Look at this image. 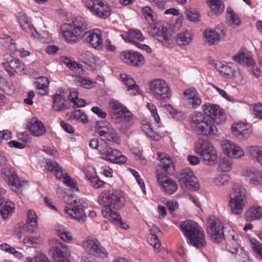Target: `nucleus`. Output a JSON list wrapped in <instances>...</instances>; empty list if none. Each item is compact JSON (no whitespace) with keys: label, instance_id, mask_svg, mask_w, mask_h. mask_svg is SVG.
Returning <instances> with one entry per match:
<instances>
[{"label":"nucleus","instance_id":"c85d7f7f","mask_svg":"<svg viewBox=\"0 0 262 262\" xmlns=\"http://www.w3.org/2000/svg\"><path fill=\"white\" fill-rule=\"evenodd\" d=\"M232 59L236 62L247 67H252L255 65V61L253 58L243 49H241L232 57Z\"/></svg>","mask_w":262,"mask_h":262},{"label":"nucleus","instance_id":"7ed1b4c3","mask_svg":"<svg viewBox=\"0 0 262 262\" xmlns=\"http://www.w3.org/2000/svg\"><path fill=\"white\" fill-rule=\"evenodd\" d=\"M228 207L233 214L241 215L248 203L247 191L241 186H235L229 194Z\"/></svg>","mask_w":262,"mask_h":262},{"label":"nucleus","instance_id":"6e6d98bb","mask_svg":"<svg viewBox=\"0 0 262 262\" xmlns=\"http://www.w3.org/2000/svg\"><path fill=\"white\" fill-rule=\"evenodd\" d=\"M213 183L217 187L224 186L228 183V177L226 174H218L214 178Z\"/></svg>","mask_w":262,"mask_h":262},{"label":"nucleus","instance_id":"e2e57ef3","mask_svg":"<svg viewBox=\"0 0 262 262\" xmlns=\"http://www.w3.org/2000/svg\"><path fill=\"white\" fill-rule=\"evenodd\" d=\"M88 179L90 181L93 187L96 188H99L103 187L104 182L100 180L98 177L86 176Z\"/></svg>","mask_w":262,"mask_h":262},{"label":"nucleus","instance_id":"f8f14e48","mask_svg":"<svg viewBox=\"0 0 262 262\" xmlns=\"http://www.w3.org/2000/svg\"><path fill=\"white\" fill-rule=\"evenodd\" d=\"M177 179L183 187L191 190H198L200 187L198 179L189 168H185L180 171L177 176Z\"/></svg>","mask_w":262,"mask_h":262},{"label":"nucleus","instance_id":"f03ea898","mask_svg":"<svg viewBox=\"0 0 262 262\" xmlns=\"http://www.w3.org/2000/svg\"><path fill=\"white\" fill-rule=\"evenodd\" d=\"M88 28L85 19L81 16L73 18L71 23L63 25L61 30L65 39L69 42L78 41Z\"/></svg>","mask_w":262,"mask_h":262},{"label":"nucleus","instance_id":"37998d69","mask_svg":"<svg viewBox=\"0 0 262 262\" xmlns=\"http://www.w3.org/2000/svg\"><path fill=\"white\" fill-rule=\"evenodd\" d=\"M247 151L250 157L255 159L262 165V147L250 146L247 148Z\"/></svg>","mask_w":262,"mask_h":262},{"label":"nucleus","instance_id":"39448f33","mask_svg":"<svg viewBox=\"0 0 262 262\" xmlns=\"http://www.w3.org/2000/svg\"><path fill=\"white\" fill-rule=\"evenodd\" d=\"M226 243L227 250L235 255V257L241 262H247L248 254L244 250L240 247L239 237L236 232L230 228L225 234L224 238Z\"/></svg>","mask_w":262,"mask_h":262},{"label":"nucleus","instance_id":"7c9ffc66","mask_svg":"<svg viewBox=\"0 0 262 262\" xmlns=\"http://www.w3.org/2000/svg\"><path fill=\"white\" fill-rule=\"evenodd\" d=\"M193 38L192 32L187 29H183L178 33L176 37L177 45L180 47H185L190 45Z\"/></svg>","mask_w":262,"mask_h":262},{"label":"nucleus","instance_id":"393cba45","mask_svg":"<svg viewBox=\"0 0 262 262\" xmlns=\"http://www.w3.org/2000/svg\"><path fill=\"white\" fill-rule=\"evenodd\" d=\"M251 131L250 126L243 122L234 123L231 128V132L233 136L239 139L248 138Z\"/></svg>","mask_w":262,"mask_h":262},{"label":"nucleus","instance_id":"f704fd0d","mask_svg":"<svg viewBox=\"0 0 262 262\" xmlns=\"http://www.w3.org/2000/svg\"><path fill=\"white\" fill-rule=\"evenodd\" d=\"M117 122L119 130L122 133H126L134 123V119L132 113H127L125 117L118 119Z\"/></svg>","mask_w":262,"mask_h":262},{"label":"nucleus","instance_id":"a18cd8bd","mask_svg":"<svg viewBox=\"0 0 262 262\" xmlns=\"http://www.w3.org/2000/svg\"><path fill=\"white\" fill-rule=\"evenodd\" d=\"M56 230L59 236L63 241L66 242H70L72 240L71 233L63 226L58 225L56 226Z\"/></svg>","mask_w":262,"mask_h":262},{"label":"nucleus","instance_id":"0eeeda50","mask_svg":"<svg viewBox=\"0 0 262 262\" xmlns=\"http://www.w3.org/2000/svg\"><path fill=\"white\" fill-rule=\"evenodd\" d=\"M223 229V224L217 218L214 216L208 218L207 232L213 243H220L225 237Z\"/></svg>","mask_w":262,"mask_h":262},{"label":"nucleus","instance_id":"79ce46f5","mask_svg":"<svg viewBox=\"0 0 262 262\" xmlns=\"http://www.w3.org/2000/svg\"><path fill=\"white\" fill-rule=\"evenodd\" d=\"M49 82L46 77H40L36 79L35 85L39 90V93L43 96L48 92Z\"/></svg>","mask_w":262,"mask_h":262},{"label":"nucleus","instance_id":"c9c22d12","mask_svg":"<svg viewBox=\"0 0 262 262\" xmlns=\"http://www.w3.org/2000/svg\"><path fill=\"white\" fill-rule=\"evenodd\" d=\"M53 108L55 111L61 112L68 109L70 105L64 97L60 94H55L53 97Z\"/></svg>","mask_w":262,"mask_h":262},{"label":"nucleus","instance_id":"3c124183","mask_svg":"<svg viewBox=\"0 0 262 262\" xmlns=\"http://www.w3.org/2000/svg\"><path fill=\"white\" fill-rule=\"evenodd\" d=\"M227 19H228L229 24L232 27L238 26L241 23L239 17L231 8L228 9Z\"/></svg>","mask_w":262,"mask_h":262},{"label":"nucleus","instance_id":"2f4dec72","mask_svg":"<svg viewBox=\"0 0 262 262\" xmlns=\"http://www.w3.org/2000/svg\"><path fill=\"white\" fill-rule=\"evenodd\" d=\"M18 21L20 27L26 32L31 34L32 37H36V31L32 25L30 19L24 13H20L18 16Z\"/></svg>","mask_w":262,"mask_h":262},{"label":"nucleus","instance_id":"e433bc0d","mask_svg":"<svg viewBox=\"0 0 262 262\" xmlns=\"http://www.w3.org/2000/svg\"><path fill=\"white\" fill-rule=\"evenodd\" d=\"M205 41L210 46L218 44L221 40V37L219 33L211 29H206L204 31Z\"/></svg>","mask_w":262,"mask_h":262},{"label":"nucleus","instance_id":"2eb2a0df","mask_svg":"<svg viewBox=\"0 0 262 262\" xmlns=\"http://www.w3.org/2000/svg\"><path fill=\"white\" fill-rule=\"evenodd\" d=\"M97 133L101 137L104 143L111 142L116 144L121 143V139L117 131L112 127V125L108 123L106 125L100 126L97 129Z\"/></svg>","mask_w":262,"mask_h":262},{"label":"nucleus","instance_id":"a878e982","mask_svg":"<svg viewBox=\"0 0 262 262\" xmlns=\"http://www.w3.org/2000/svg\"><path fill=\"white\" fill-rule=\"evenodd\" d=\"M27 128L33 135L36 137L43 136L46 132L45 125L36 118H33L29 121Z\"/></svg>","mask_w":262,"mask_h":262},{"label":"nucleus","instance_id":"20e7f679","mask_svg":"<svg viewBox=\"0 0 262 262\" xmlns=\"http://www.w3.org/2000/svg\"><path fill=\"white\" fill-rule=\"evenodd\" d=\"M194 151L202 159L204 163L213 166L218 162V154L212 144L207 140L199 139L194 144Z\"/></svg>","mask_w":262,"mask_h":262},{"label":"nucleus","instance_id":"49530a36","mask_svg":"<svg viewBox=\"0 0 262 262\" xmlns=\"http://www.w3.org/2000/svg\"><path fill=\"white\" fill-rule=\"evenodd\" d=\"M74 82L77 85L88 89L94 87L96 83L95 81H93L89 79L85 78L79 76H77L75 77Z\"/></svg>","mask_w":262,"mask_h":262},{"label":"nucleus","instance_id":"09e8293b","mask_svg":"<svg viewBox=\"0 0 262 262\" xmlns=\"http://www.w3.org/2000/svg\"><path fill=\"white\" fill-rule=\"evenodd\" d=\"M15 210V205L12 202H6L5 205L0 210L3 219H7Z\"/></svg>","mask_w":262,"mask_h":262},{"label":"nucleus","instance_id":"412c9836","mask_svg":"<svg viewBox=\"0 0 262 262\" xmlns=\"http://www.w3.org/2000/svg\"><path fill=\"white\" fill-rule=\"evenodd\" d=\"M122 60L129 65L141 66L144 64V58L142 55L137 52L126 51L121 53Z\"/></svg>","mask_w":262,"mask_h":262},{"label":"nucleus","instance_id":"4be33fe9","mask_svg":"<svg viewBox=\"0 0 262 262\" xmlns=\"http://www.w3.org/2000/svg\"><path fill=\"white\" fill-rule=\"evenodd\" d=\"M2 177L8 183L16 188L23 187L26 183V181H20L15 172L10 167H6L1 169Z\"/></svg>","mask_w":262,"mask_h":262},{"label":"nucleus","instance_id":"5701e85b","mask_svg":"<svg viewBox=\"0 0 262 262\" xmlns=\"http://www.w3.org/2000/svg\"><path fill=\"white\" fill-rule=\"evenodd\" d=\"M207 118L201 112H194L189 117V124L192 132L199 137Z\"/></svg>","mask_w":262,"mask_h":262},{"label":"nucleus","instance_id":"338daca9","mask_svg":"<svg viewBox=\"0 0 262 262\" xmlns=\"http://www.w3.org/2000/svg\"><path fill=\"white\" fill-rule=\"evenodd\" d=\"M217 70L223 75L228 77L231 76L233 73V70L231 68L224 65H220L219 66L217 67Z\"/></svg>","mask_w":262,"mask_h":262},{"label":"nucleus","instance_id":"de8ad7c7","mask_svg":"<svg viewBox=\"0 0 262 262\" xmlns=\"http://www.w3.org/2000/svg\"><path fill=\"white\" fill-rule=\"evenodd\" d=\"M68 99L73 103V107H82L85 105V100L78 98V94L76 91L70 92Z\"/></svg>","mask_w":262,"mask_h":262},{"label":"nucleus","instance_id":"864d4df0","mask_svg":"<svg viewBox=\"0 0 262 262\" xmlns=\"http://www.w3.org/2000/svg\"><path fill=\"white\" fill-rule=\"evenodd\" d=\"M211 10L216 14H221L224 10V6L220 0H209Z\"/></svg>","mask_w":262,"mask_h":262},{"label":"nucleus","instance_id":"b1692460","mask_svg":"<svg viewBox=\"0 0 262 262\" xmlns=\"http://www.w3.org/2000/svg\"><path fill=\"white\" fill-rule=\"evenodd\" d=\"M244 177L247 182L254 184H262V172L258 169L250 167L246 168L244 171Z\"/></svg>","mask_w":262,"mask_h":262},{"label":"nucleus","instance_id":"8fccbe9b","mask_svg":"<svg viewBox=\"0 0 262 262\" xmlns=\"http://www.w3.org/2000/svg\"><path fill=\"white\" fill-rule=\"evenodd\" d=\"M142 13L144 18L150 25L155 23L156 19V14L150 7H143Z\"/></svg>","mask_w":262,"mask_h":262},{"label":"nucleus","instance_id":"052dcab7","mask_svg":"<svg viewBox=\"0 0 262 262\" xmlns=\"http://www.w3.org/2000/svg\"><path fill=\"white\" fill-rule=\"evenodd\" d=\"M63 183L73 189V191H78L79 190L78 188L76 186V182L67 174H66V177H63Z\"/></svg>","mask_w":262,"mask_h":262},{"label":"nucleus","instance_id":"680f3d73","mask_svg":"<svg viewBox=\"0 0 262 262\" xmlns=\"http://www.w3.org/2000/svg\"><path fill=\"white\" fill-rule=\"evenodd\" d=\"M185 15L187 18L191 21H198L200 19L198 12L192 9L187 10L185 12Z\"/></svg>","mask_w":262,"mask_h":262},{"label":"nucleus","instance_id":"58836bf2","mask_svg":"<svg viewBox=\"0 0 262 262\" xmlns=\"http://www.w3.org/2000/svg\"><path fill=\"white\" fill-rule=\"evenodd\" d=\"M261 217L262 207H251L249 208L245 213V219L248 222L258 220Z\"/></svg>","mask_w":262,"mask_h":262},{"label":"nucleus","instance_id":"9d476101","mask_svg":"<svg viewBox=\"0 0 262 262\" xmlns=\"http://www.w3.org/2000/svg\"><path fill=\"white\" fill-rule=\"evenodd\" d=\"M99 154L102 159L113 163L122 164L127 161V158L120 151L103 143L102 147H100Z\"/></svg>","mask_w":262,"mask_h":262},{"label":"nucleus","instance_id":"1a4fd4ad","mask_svg":"<svg viewBox=\"0 0 262 262\" xmlns=\"http://www.w3.org/2000/svg\"><path fill=\"white\" fill-rule=\"evenodd\" d=\"M52 247L50 252L52 258L55 262H71L68 254V247L59 239H53L51 241Z\"/></svg>","mask_w":262,"mask_h":262},{"label":"nucleus","instance_id":"13d9d810","mask_svg":"<svg viewBox=\"0 0 262 262\" xmlns=\"http://www.w3.org/2000/svg\"><path fill=\"white\" fill-rule=\"evenodd\" d=\"M232 164L233 163L231 160L225 158L220 161L219 167L221 171L228 172L231 169Z\"/></svg>","mask_w":262,"mask_h":262},{"label":"nucleus","instance_id":"ddd939ff","mask_svg":"<svg viewBox=\"0 0 262 262\" xmlns=\"http://www.w3.org/2000/svg\"><path fill=\"white\" fill-rule=\"evenodd\" d=\"M182 100L186 107L192 110L196 109L202 103L201 96L193 88L188 89L184 91Z\"/></svg>","mask_w":262,"mask_h":262},{"label":"nucleus","instance_id":"4c0bfd02","mask_svg":"<svg viewBox=\"0 0 262 262\" xmlns=\"http://www.w3.org/2000/svg\"><path fill=\"white\" fill-rule=\"evenodd\" d=\"M94 12L100 17L106 18L111 14V9L105 2L99 0L96 2Z\"/></svg>","mask_w":262,"mask_h":262},{"label":"nucleus","instance_id":"603ef678","mask_svg":"<svg viewBox=\"0 0 262 262\" xmlns=\"http://www.w3.org/2000/svg\"><path fill=\"white\" fill-rule=\"evenodd\" d=\"M71 118L85 124L88 122L86 115L81 110H77L72 113Z\"/></svg>","mask_w":262,"mask_h":262},{"label":"nucleus","instance_id":"bb28decb","mask_svg":"<svg viewBox=\"0 0 262 262\" xmlns=\"http://www.w3.org/2000/svg\"><path fill=\"white\" fill-rule=\"evenodd\" d=\"M215 122L213 120L207 119L199 137H206L211 139L216 137L218 129Z\"/></svg>","mask_w":262,"mask_h":262},{"label":"nucleus","instance_id":"f3484780","mask_svg":"<svg viewBox=\"0 0 262 262\" xmlns=\"http://www.w3.org/2000/svg\"><path fill=\"white\" fill-rule=\"evenodd\" d=\"M203 111L205 115L219 124L225 121L226 115L223 110L216 104L206 103L203 105Z\"/></svg>","mask_w":262,"mask_h":262},{"label":"nucleus","instance_id":"69168bd1","mask_svg":"<svg viewBox=\"0 0 262 262\" xmlns=\"http://www.w3.org/2000/svg\"><path fill=\"white\" fill-rule=\"evenodd\" d=\"M129 38H132V39H134L137 41H143L144 37L142 33L137 30H130L129 31Z\"/></svg>","mask_w":262,"mask_h":262},{"label":"nucleus","instance_id":"0e129e2a","mask_svg":"<svg viewBox=\"0 0 262 262\" xmlns=\"http://www.w3.org/2000/svg\"><path fill=\"white\" fill-rule=\"evenodd\" d=\"M251 244L253 251L262 259V244L256 240L251 241Z\"/></svg>","mask_w":262,"mask_h":262},{"label":"nucleus","instance_id":"aec40b11","mask_svg":"<svg viewBox=\"0 0 262 262\" xmlns=\"http://www.w3.org/2000/svg\"><path fill=\"white\" fill-rule=\"evenodd\" d=\"M85 41L92 48L101 50L103 49L102 33L99 29H93L84 34Z\"/></svg>","mask_w":262,"mask_h":262},{"label":"nucleus","instance_id":"c03bdc74","mask_svg":"<svg viewBox=\"0 0 262 262\" xmlns=\"http://www.w3.org/2000/svg\"><path fill=\"white\" fill-rule=\"evenodd\" d=\"M63 62L72 71L80 73L83 71L82 65L66 56L62 57Z\"/></svg>","mask_w":262,"mask_h":262},{"label":"nucleus","instance_id":"423d86ee","mask_svg":"<svg viewBox=\"0 0 262 262\" xmlns=\"http://www.w3.org/2000/svg\"><path fill=\"white\" fill-rule=\"evenodd\" d=\"M126 200L123 193L119 190H105L100 195L98 199L99 204L109 206L110 208L118 210L124 205Z\"/></svg>","mask_w":262,"mask_h":262},{"label":"nucleus","instance_id":"774afa93","mask_svg":"<svg viewBox=\"0 0 262 262\" xmlns=\"http://www.w3.org/2000/svg\"><path fill=\"white\" fill-rule=\"evenodd\" d=\"M147 108L150 111L152 117H154L155 121L157 123H159L160 121V118L157 113V110L156 105L154 104L147 103L146 105Z\"/></svg>","mask_w":262,"mask_h":262},{"label":"nucleus","instance_id":"bf43d9fd","mask_svg":"<svg viewBox=\"0 0 262 262\" xmlns=\"http://www.w3.org/2000/svg\"><path fill=\"white\" fill-rule=\"evenodd\" d=\"M142 130L149 137L155 140H159L160 136L154 132L149 124H144L142 126Z\"/></svg>","mask_w":262,"mask_h":262},{"label":"nucleus","instance_id":"dca6fc26","mask_svg":"<svg viewBox=\"0 0 262 262\" xmlns=\"http://www.w3.org/2000/svg\"><path fill=\"white\" fill-rule=\"evenodd\" d=\"M148 33L163 44L169 43L171 35L167 33V28L161 24L154 23L150 25Z\"/></svg>","mask_w":262,"mask_h":262},{"label":"nucleus","instance_id":"cd10ccee","mask_svg":"<svg viewBox=\"0 0 262 262\" xmlns=\"http://www.w3.org/2000/svg\"><path fill=\"white\" fill-rule=\"evenodd\" d=\"M161 162V168L168 174L174 171V165L172 159L165 153L158 152L157 154Z\"/></svg>","mask_w":262,"mask_h":262},{"label":"nucleus","instance_id":"ea45409f","mask_svg":"<svg viewBox=\"0 0 262 262\" xmlns=\"http://www.w3.org/2000/svg\"><path fill=\"white\" fill-rule=\"evenodd\" d=\"M114 208H110L108 206L107 207H103L101 212L104 217L108 218L110 217L111 222L116 225L117 223H119V222L122 219L120 214L117 211H114Z\"/></svg>","mask_w":262,"mask_h":262},{"label":"nucleus","instance_id":"9b49d317","mask_svg":"<svg viewBox=\"0 0 262 262\" xmlns=\"http://www.w3.org/2000/svg\"><path fill=\"white\" fill-rule=\"evenodd\" d=\"M65 207L64 212L68 214L69 217L81 223L85 221L86 216L84 211V207L81 200L75 199L68 204Z\"/></svg>","mask_w":262,"mask_h":262},{"label":"nucleus","instance_id":"a211bd4d","mask_svg":"<svg viewBox=\"0 0 262 262\" xmlns=\"http://www.w3.org/2000/svg\"><path fill=\"white\" fill-rule=\"evenodd\" d=\"M83 246L88 252L96 256L102 258H107L108 257V252L96 239L88 238L83 242Z\"/></svg>","mask_w":262,"mask_h":262},{"label":"nucleus","instance_id":"f257e3e1","mask_svg":"<svg viewBox=\"0 0 262 262\" xmlns=\"http://www.w3.org/2000/svg\"><path fill=\"white\" fill-rule=\"evenodd\" d=\"M181 229L188 243L197 248H202L206 244L203 229L194 221L187 220L181 223Z\"/></svg>","mask_w":262,"mask_h":262},{"label":"nucleus","instance_id":"6ab92c4d","mask_svg":"<svg viewBox=\"0 0 262 262\" xmlns=\"http://www.w3.org/2000/svg\"><path fill=\"white\" fill-rule=\"evenodd\" d=\"M221 146L225 155L230 158L238 159L245 155L242 148L231 141L228 140L222 141Z\"/></svg>","mask_w":262,"mask_h":262},{"label":"nucleus","instance_id":"5fc2aeb1","mask_svg":"<svg viewBox=\"0 0 262 262\" xmlns=\"http://www.w3.org/2000/svg\"><path fill=\"white\" fill-rule=\"evenodd\" d=\"M9 66L14 70L15 72L20 73L25 70V66L17 58H13L9 61Z\"/></svg>","mask_w":262,"mask_h":262},{"label":"nucleus","instance_id":"473e14b6","mask_svg":"<svg viewBox=\"0 0 262 262\" xmlns=\"http://www.w3.org/2000/svg\"><path fill=\"white\" fill-rule=\"evenodd\" d=\"M37 216L33 210H29L27 213V221L23 229L29 233H33L37 228Z\"/></svg>","mask_w":262,"mask_h":262},{"label":"nucleus","instance_id":"6e6552de","mask_svg":"<svg viewBox=\"0 0 262 262\" xmlns=\"http://www.w3.org/2000/svg\"><path fill=\"white\" fill-rule=\"evenodd\" d=\"M149 92L158 100L168 99L171 92L168 84L163 79H156L150 82Z\"/></svg>","mask_w":262,"mask_h":262},{"label":"nucleus","instance_id":"4468645a","mask_svg":"<svg viewBox=\"0 0 262 262\" xmlns=\"http://www.w3.org/2000/svg\"><path fill=\"white\" fill-rule=\"evenodd\" d=\"M156 176L158 183L164 193L171 194L177 190L178 185L176 182L164 174L162 171L158 169L156 171Z\"/></svg>","mask_w":262,"mask_h":262},{"label":"nucleus","instance_id":"72a5a7b5","mask_svg":"<svg viewBox=\"0 0 262 262\" xmlns=\"http://www.w3.org/2000/svg\"><path fill=\"white\" fill-rule=\"evenodd\" d=\"M120 76L122 82L127 86V91L130 95L139 93V88L133 78L125 73H121Z\"/></svg>","mask_w":262,"mask_h":262},{"label":"nucleus","instance_id":"c756f323","mask_svg":"<svg viewBox=\"0 0 262 262\" xmlns=\"http://www.w3.org/2000/svg\"><path fill=\"white\" fill-rule=\"evenodd\" d=\"M110 105L112 110V118L118 119L125 117L127 113H131L127 108L123 106L117 100H112L110 102Z\"/></svg>","mask_w":262,"mask_h":262},{"label":"nucleus","instance_id":"a19ab883","mask_svg":"<svg viewBox=\"0 0 262 262\" xmlns=\"http://www.w3.org/2000/svg\"><path fill=\"white\" fill-rule=\"evenodd\" d=\"M46 164L49 170L51 172H55V175L58 179H63V177H66L62 169L56 162L50 159H47Z\"/></svg>","mask_w":262,"mask_h":262},{"label":"nucleus","instance_id":"4d7b16f0","mask_svg":"<svg viewBox=\"0 0 262 262\" xmlns=\"http://www.w3.org/2000/svg\"><path fill=\"white\" fill-rule=\"evenodd\" d=\"M0 89L7 95H11L14 92V86L11 82H8L4 79L0 83Z\"/></svg>","mask_w":262,"mask_h":262}]
</instances>
